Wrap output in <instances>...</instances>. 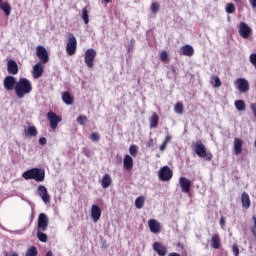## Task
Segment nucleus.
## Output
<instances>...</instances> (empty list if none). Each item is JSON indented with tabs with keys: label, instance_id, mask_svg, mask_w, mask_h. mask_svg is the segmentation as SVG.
Returning a JSON list of instances; mask_svg holds the SVG:
<instances>
[{
	"label": "nucleus",
	"instance_id": "nucleus-1",
	"mask_svg": "<svg viewBox=\"0 0 256 256\" xmlns=\"http://www.w3.org/2000/svg\"><path fill=\"white\" fill-rule=\"evenodd\" d=\"M33 91V84L27 78H20L16 84L15 93L18 99H23Z\"/></svg>",
	"mask_w": 256,
	"mask_h": 256
},
{
	"label": "nucleus",
	"instance_id": "nucleus-2",
	"mask_svg": "<svg viewBox=\"0 0 256 256\" xmlns=\"http://www.w3.org/2000/svg\"><path fill=\"white\" fill-rule=\"evenodd\" d=\"M23 179L29 181L30 179H34L37 183H41L45 181V170L39 168H32L30 170L25 171L22 174Z\"/></svg>",
	"mask_w": 256,
	"mask_h": 256
},
{
	"label": "nucleus",
	"instance_id": "nucleus-3",
	"mask_svg": "<svg viewBox=\"0 0 256 256\" xmlns=\"http://www.w3.org/2000/svg\"><path fill=\"white\" fill-rule=\"evenodd\" d=\"M194 151L196 155H198L201 159H205V161H212L213 154L207 151L205 144L201 140L196 141L194 144Z\"/></svg>",
	"mask_w": 256,
	"mask_h": 256
},
{
	"label": "nucleus",
	"instance_id": "nucleus-4",
	"mask_svg": "<svg viewBox=\"0 0 256 256\" xmlns=\"http://www.w3.org/2000/svg\"><path fill=\"white\" fill-rule=\"evenodd\" d=\"M95 57H97V51H95V49L90 48L85 51L84 61L88 69L95 67Z\"/></svg>",
	"mask_w": 256,
	"mask_h": 256
},
{
	"label": "nucleus",
	"instance_id": "nucleus-5",
	"mask_svg": "<svg viewBox=\"0 0 256 256\" xmlns=\"http://www.w3.org/2000/svg\"><path fill=\"white\" fill-rule=\"evenodd\" d=\"M66 53H68L70 56H73L75 53H77V38L71 33L68 34Z\"/></svg>",
	"mask_w": 256,
	"mask_h": 256
},
{
	"label": "nucleus",
	"instance_id": "nucleus-6",
	"mask_svg": "<svg viewBox=\"0 0 256 256\" xmlns=\"http://www.w3.org/2000/svg\"><path fill=\"white\" fill-rule=\"evenodd\" d=\"M158 177L160 181L166 182L173 179V170L169 166H163L158 171Z\"/></svg>",
	"mask_w": 256,
	"mask_h": 256
},
{
	"label": "nucleus",
	"instance_id": "nucleus-7",
	"mask_svg": "<svg viewBox=\"0 0 256 256\" xmlns=\"http://www.w3.org/2000/svg\"><path fill=\"white\" fill-rule=\"evenodd\" d=\"M36 55L38 59L41 61V63L43 64L49 63V52H47V49L45 47L37 46Z\"/></svg>",
	"mask_w": 256,
	"mask_h": 256
},
{
	"label": "nucleus",
	"instance_id": "nucleus-8",
	"mask_svg": "<svg viewBox=\"0 0 256 256\" xmlns=\"http://www.w3.org/2000/svg\"><path fill=\"white\" fill-rule=\"evenodd\" d=\"M3 86L6 91H15L17 87V78L15 76H7L3 81Z\"/></svg>",
	"mask_w": 256,
	"mask_h": 256
},
{
	"label": "nucleus",
	"instance_id": "nucleus-9",
	"mask_svg": "<svg viewBox=\"0 0 256 256\" xmlns=\"http://www.w3.org/2000/svg\"><path fill=\"white\" fill-rule=\"evenodd\" d=\"M48 121H50V127L51 129L55 130L59 126V123H61L62 118L58 116L55 112L50 111L47 113Z\"/></svg>",
	"mask_w": 256,
	"mask_h": 256
},
{
	"label": "nucleus",
	"instance_id": "nucleus-10",
	"mask_svg": "<svg viewBox=\"0 0 256 256\" xmlns=\"http://www.w3.org/2000/svg\"><path fill=\"white\" fill-rule=\"evenodd\" d=\"M47 227H49V217L45 213L39 214L37 230L47 231Z\"/></svg>",
	"mask_w": 256,
	"mask_h": 256
},
{
	"label": "nucleus",
	"instance_id": "nucleus-11",
	"mask_svg": "<svg viewBox=\"0 0 256 256\" xmlns=\"http://www.w3.org/2000/svg\"><path fill=\"white\" fill-rule=\"evenodd\" d=\"M252 30L245 22L240 23L239 35L242 36L243 39H249L251 37Z\"/></svg>",
	"mask_w": 256,
	"mask_h": 256
},
{
	"label": "nucleus",
	"instance_id": "nucleus-12",
	"mask_svg": "<svg viewBox=\"0 0 256 256\" xmlns=\"http://www.w3.org/2000/svg\"><path fill=\"white\" fill-rule=\"evenodd\" d=\"M236 87L240 93H247L249 91V81L245 78H238L236 80Z\"/></svg>",
	"mask_w": 256,
	"mask_h": 256
},
{
	"label": "nucleus",
	"instance_id": "nucleus-13",
	"mask_svg": "<svg viewBox=\"0 0 256 256\" xmlns=\"http://www.w3.org/2000/svg\"><path fill=\"white\" fill-rule=\"evenodd\" d=\"M38 195L45 203H51V196L47 192V188L45 186H38Z\"/></svg>",
	"mask_w": 256,
	"mask_h": 256
},
{
	"label": "nucleus",
	"instance_id": "nucleus-14",
	"mask_svg": "<svg viewBox=\"0 0 256 256\" xmlns=\"http://www.w3.org/2000/svg\"><path fill=\"white\" fill-rule=\"evenodd\" d=\"M179 183L182 193H189L191 191V180L185 177H180Z\"/></svg>",
	"mask_w": 256,
	"mask_h": 256
},
{
	"label": "nucleus",
	"instance_id": "nucleus-15",
	"mask_svg": "<svg viewBox=\"0 0 256 256\" xmlns=\"http://www.w3.org/2000/svg\"><path fill=\"white\" fill-rule=\"evenodd\" d=\"M148 227L151 233H161V224L159 223V221L155 219L148 220Z\"/></svg>",
	"mask_w": 256,
	"mask_h": 256
},
{
	"label": "nucleus",
	"instance_id": "nucleus-16",
	"mask_svg": "<svg viewBox=\"0 0 256 256\" xmlns=\"http://www.w3.org/2000/svg\"><path fill=\"white\" fill-rule=\"evenodd\" d=\"M7 71L10 75H17L19 73V66L15 60H8Z\"/></svg>",
	"mask_w": 256,
	"mask_h": 256
},
{
	"label": "nucleus",
	"instance_id": "nucleus-17",
	"mask_svg": "<svg viewBox=\"0 0 256 256\" xmlns=\"http://www.w3.org/2000/svg\"><path fill=\"white\" fill-rule=\"evenodd\" d=\"M91 217L94 223H97L101 219V208L96 204L91 206Z\"/></svg>",
	"mask_w": 256,
	"mask_h": 256
},
{
	"label": "nucleus",
	"instance_id": "nucleus-18",
	"mask_svg": "<svg viewBox=\"0 0 256 256\" xmlns=\"http://www.w3.org/2000/svg\"><path fill=\"white\" fill-rule=\"evenodd\" d=\"M180 53L185 57H193V55L195 54V49H193V46L186 44L181 47Z\"/></svg>",
	"mask_w": 256,
	"mask_h": 256
},
{
	"label": "nucleus",
	"instance_id": "nucleus-19",
	"mask_svg": "<svg viewBox=\"0 0 256 256\" xmlns=\"http://www.w3.org/2000/svg\"><path fill=\"white\" fill-rule=\"evenodd\" d=\"M123 168L126 171H133V158L126 154L123 159Z\"/></svg>",
	"mask_w": 256,
	"mask_h": 256
},
{
	"label": "nucleus",
	"instance_id": "nucleus-20",
	"mask_svg": "<svg viewBox=\"0 0 256 256\" xmlns=\"http://www.w3.org/2000/svg\"><path fill=\"white\" fill-rule=\"evenodd\" d=\"M153 250L158 253L159 256L167 255V247L163 246V244L159 242H155L153 244Z\"/></svg>",
	"mask_w": 256,
	"mask_h": 256
},
{
	"label": "nucleus",
	"instance_id": "nucleus-21",
	"mask_svg": "<svg viewBox=\"0 0 256 256\" xmlns=\"http://www.w3.org/2000/svg\"><path fill=\"white\" fill-rule=\"evenodd\" d=\"M33 78L34 79H39L43 75V64L41 62L37 63L33 67V72H32Z\"/></svg>",
	"mask_w": 256,
	"mask_h": 256
},
{
	"label": "nucleus",
	"instance_id": "nucleus-22",
	"mask_svg": "<svg viewBox=\"0 0 256 256\" xmlns=\"http://www.w3.org/2000/svg\"><path fill=\"white\" fill-rule=\"evenodd\" d=\"M243 153V140L239 138L234 139V154L241 155Z\"/></svg>",
	"mask_w": 256,
	"mask_h": 256
},
{
	"label": "nucleus",
	"instance_id": "nucleus-23",
	"mask_svg": "<svg viewBox=\"0 0 256 256\" xmlns=\"http://www.w3.org/2000/svg\"><path fill=\"white\" fill-rule=\"evenodd\" d=\"M241 203L243 209H249L251 207V198L247 192H243L241 195Z\"/></svg>",
	"mask_w": 256,
	"mask_h": 256
},
{
	"label": "nucleus",
	"instance_id": "nucleus-24",
	"mask_svg": "<svg viewBox=\"0 0 256 256\" xmlns=\"http://www.w3.org/2000/svg\"><path fill=\"white\" fill-rule=\"evenodd\" d=\"M210 245L212 249H219L221 247V236H219V234H214L211 237Z\"/></svg>",
	"mask_w": 256,
	"mask_h": 256
},
{
	"label": "nucleus",
	"instance_id": "nucleus-25",
	"mask_svg": "<svg viewBox=\"0 0 256 256\" xmlns=\"http://www.w3.org/2000/svg\"><path fill=\"white\" fill-rule=\"evenodd\" d=\"M62 101L65 103V105H73L75 103V98L71 95L69 92H63L62 93Z\"/></svg>",
	"mask_w": 256,
	"mask_h": 256
},
{
	"label": "nucleus",
	"instance_id": "nucleus-26",
	"mask_svg": "<svg viewBox=\"0 0 256 256\" xmlns=\"http://www.w3.org/2000/svg\"><path fill=\"white\" fill-rule=\"evenodd\" d=\"M0 9L4 12L6 17L11 15V4H9V2H3V0H0Z\"/></svg>",
	"mask_w": 256,
	"mask_h": 256
},
{
	"label": "nucleus",
	"instance_id": "nucleus-27",
	"mask_svg": "<svg viewBox=\"0 0 256 256\" xmlns=\"http://www.w3.org/2000/svg\"><path fill=\"white\" fill-rule=\"evenodd\" d=\"M112 182H113V180H111V176L109 174H105L102 177L101 186L103 187V189H107L111 186Z\"/></svg>",
	"mask_w": 256,
	"mask_h": 256
},
{
	"label": "nucleus",
	"instance_id": "nucleus-28",
	"mask_svg": "<svg viewBox=\"0 0 256 256\" xmlns=\"http://www.w3.org/2000/svg\"><path fill=\"white\" fill-rule=\"evenodd\" d=\"M157 125H159V115L156 112H153L150 117V129L157 128Z\"/></svg>",
	"mask_w": 256,
	"mask_h": 256
},
{
	"label": "nucleus",
	"instance_id": "nucleus-29",
	"mask_svg": "<svg viewBox=\"0 0 256 256\" xmlns=\"http://www.w3.org/2000/svg\"><path fill=\"white\" fill-rule=\"evenodd\" d=\"M25 137H37V128L35 126H29L24 130Z\"/></svg>",
	"mask_w": 256,
	"mask_h": 256
},
{
	"label": "nucleus",
	"instance_id": "nucleus-30",
	"mask_svg": "<svg viewBox=\"0 0 256 256\" xmlns=\"http://www.w3.org/2000/svg\"><path fill=\"white\" fill-rule=\"evenodd\" d=\"M145 206V196H139L135 199V207L136 209H143Z\"/></svg>",
	"mask_w": 256,
	"mask_h": 256
},
{
	"label": "nucleus",
	"instance_id": "nucleus-31",
	"mask_svg": "<svg viewBox=\"0 0 256 256\" xmlns=\"http://www.w3.org/2000/svg\"><path fill=\"white\" fill-rule=\"evenodd\" d=\"M234 105H235L237 111H245V109L247 108V105L245 104V101H243V100H236L234 102Z\"/></svg>",
	"mask_w": 256,
	"mask_h": 256
},
{
	"label": "nucleus",
	"instance_id": "nucleus-32",
	"mask_svg": "<svg viewBox=\"0 0 256 256\" xmlns=\"http://www.w3.org/2000/svg\"><path fill=\"white\" fill-rule=\"evenodd\" d=\"M210 83L211 85H213V87H221L222 85L221 79L219 78V76H216V75L211 76Z\"/></svg>",
	"mask_w": 256,
	"mask_h": 256
},
{
	"label": "nucleus",
	"instance_id": "nucleus-33",
	"mask_svg": "<svg viewBox=\"0 0 256 256\" xmlns=\"http://www.w3.org/2000/svg\"><path fill=\"white\" fill-rule=\"evenodd\" d=\"M45 230H37V238L41 243H47V234L43 233Z\"/></svg>",
	"mask_w": 256,
	"mask_h": 256
},
{
	"label": "nucleus",
	"instance_id": "nucleus-34",
	"mask_svg": "<svg viewBox=\"0 0 256 256\" xmlns=\"http://www.w3.org/2000/svg\"><path fill=\"white\" fill-rule=\"evenodd\" d=\"M39 255V251L36 246H31L25 253V256H37Z\"/></svg>",
	"mask_w": 256,
	"mask_h": 256
},
{
	"label": "nucleus",
	"instance_id": "nucleus-35",
	"mask_svg": "<svg viewBox=\"0 0 256 256\" xmlns=\"http://www.w3.org/2000/svg\"><path fill=\"white\" fill-rule=\"evenodd\" d=\"M174 111L178 115H183L184 107H183V102H178L174 106Z\"/></svg>",
	"mask_w": 256,
	"mask_h": 256
},
{
	"label": "nucleus",
	"instance_id": "nucleus-36",
	"mask_svg": "<svg viewBox=\"0 0 256 256\" xmlns=\"http://www.w3.org/2000/svg\"><path fill=\"white\" fill-rule=\"evenodd\" d=\"M82 19H83L85 25L89 24V11L87 10V7H84L82 9Z\"/></svg>",
	"mask_w": 256,
	"mask_h": 256
},
{
	"label": "nucleus",
	"instance_id": "nucleus-37",
	"mask_svg": "<svg viewBox=\"0 0 256 256\" xmlns=\"http://www.w3.org/2000/svg\"><path fill=\"white\" fill-rule=\"evenodd\" d=\"M225 9H226V13H228L229 15H231V14L235 13V4H233V3H228V4H226Z\"/></svg>",
	"mask_w": 256,
	"mask_h": 256
},
{
	"label": "nucleus",
	"instance_id": "nucleus-38",
	"mask_svg": "<svg viewBox=\"0 0 256 256\" xmlns=\"http://www.w3.org/2000/svg\"><path fill=\"white\" fill-rule=\"evenodd\" d=\"M89 120L87 119V116L84 115H80L77 118V123H79V125H85V123H87Z\"/></svg>",
	"mask_w": 256,
	"mask_h": 256
},
{
	"label": "nucleus",
	"instance_id": "nucleus-39",
	"mask_svg": "<svg viewBox=\"0 0 256 256\" xmlns=\"http://www.w3.org/2000/svg\"><path fill=\"white\" fill-rule=\"evenodd\" d=\"M129 153H130V155H132V157H137V153H138L137 146L131 145L129 147Z\"/></svg>",
	"mask_w": 256,
	"mask_h": 256
},
{
	"label": "nucleus",
	"instance_id": "nucleus-40",
	"mask_svg": "<svg viewBox=\"0 0 256 256\" xmlns=\"http://www.w3.org/2000/svg\"><path fill=\"white\" fill-rule=\"evenodd\" d=\"M90 139H91V141H94L97 143V141H99L101 139V135H99V133H97V132H92L90 135Z\"/></svg>",
	"mask_w": 256,
	"mask_h": 256
},
{
	"label": "nucleus",
	"instance_id": "nucleus-41",
	"mask_svg": "<svg viewBox=\"0 0 256 256\" xmlns=\"http://www.w3.org/2000/svg\"><path fill=\"white\" fill-rule=\"evenodd\" d=\"M160 59L161 61H163L164 63L169 61V54L167 53V51H162L160 54Z\"/></svg>",
	"mask_w": 256,
	"mask_h": 256
},
{
	"label": "nucleus",
	"instance_id": "nucleus-42",
	"mask_svg": "<svg viewBox=\"0 0 256 256\" xmlns=\"http://www.w3.org/2000/svg\"><path fill=\"white\" fill-rule=\"evenodd\" d=\"M150 9L152 13H157L159 11V3L157 2L152 3Z\"/></svg>",
	"mask_w": 256,
	"mask_h": 256
},
{
	"label": "nucleus",
	"instance_id": "nucleus-43",
	"mask_svg": "<svg viewBox=\"0 0 256 256\" xmlns=\"http://www.w3.org/2000/svg\"><path fill=\"white\" fill-rule=\"evenodd\" d=\"M134 47H135V39H132V40L130 41L128 47H127L128 53H131V51H133Z\"/></svg>",
	"mask_w": 256,
	"mask_h": 256
},
{
	"label": "nucleus",
	"instance_id": "nucleus-44",
	"mask_svg": "<svg viewBox=\"0 0 256 256\" xmlns=\"http://www.w3.org/2000/svg\"><path fill=\"white\" fill-rule=\"evenodd\" d=\"M232 251L234 256H239V246L237 244L232 245Z\"/></svg>",
	"mask_w": 256,
	"mask_h": 256
},
{
	"label": "nucleus",
	"instance_id": "nucleus-45",
	"mask_svg": "<svg viewBox=\"0 0 256 256\" xmlns=\"http://www.w3.org/2000/svg\"><path fill=\"white\" fill-rule=\"evenodd\" d=\"M39 143H40V145H47V138L41 137V138L39 139Z\"/></svg>",
	"mask_w": 256,
	"mask_h": 256
},
{
	"label": "nucleus",
	"instance_id": "nucleus-46",
	"mask_svg": "<svg viewBox=\"0 0 256 256\" xmlns=\"http://www.w3.org/2000/svg\"><path fill=\"white\" fill-rule=\"evenodd\" d=\"M220 226L222 229H225V217L223 216L220 217Z\"/></svg>",
	"mask_w": 256,
	"mask_h": 256
},
{
	"label": "nucleus",
	"instance_id": "nucleus-47",
	"mask_svg": "<svg viewBox=\"0 0 256 256\" xmlns=\"http://www.w3.org/2000/svg\"><path fill=\"white\" fill-rule=\"evenodd\" d=\"M167 149V143L166 142H163L161 145H160V151H165Z\"/></svg>",
	"mask_w": 256,
	"mask_h": 256
},
{
	"label": "nucleus",
	"instance_id": "nucleus-48",
	"mask_svg": "<svg viewBox=\"0 0 256 256\" xmlns=\"http://www.w3.org/2000/svg\"><path fill=\"white\" fill-rule=\"evenodd\" d=\"M154 145L153 138H150L149 141L147 142V147L151 148Z\"/></svg>",
	"mask_w": 256,
	"mask_h": 256
},
{
	"label": "nucleus",
	"instance_id": "nucleus-49",
	"mask_svg": "<svg viewBox=\"0 0 256 256\" xmlns=\"http://www.w3.org/2000/svg\"><path fill=\"white\" fill-rule=\"evenodd\" d=\"M249 3L253 9H256V0H249Z\"/></svg>",
	"mask_w": 256,
	"mask_h": 256
},
{
	"label": "nucleus",
	"instance_id": "nucleus-50",
	"mask_svg": "<svg viewBox=\"0 0 256 256\" xmlns=\"http://www.w3.org/2000/svg\"><path fill=\"white\" fill-rule=\"evenodd\" d=\"M171 139H173V136H171V135L166 136L164 143H169V141H171Z\"/></svg>",
	"mask_w": 256,
	"mask_h": 256
},
{
	"label": "nucleus",
	"instance_id": "nucleus-51",
	"mask_svg": "<svg viewBox=\"0 0 256 256\" xmlns=\"http://www.w3.org/2000/svg\"><path fill=\"white\" fill-rule=\"evenodd\" d=\"M253 221H254V227L252 228V229H256V217L255 216H253Z\"/></svg>",
	"mask_w": 256,
	"mask_h": 256
},
{
	"label": "nucleus",
	"instance_id": "nucleus-52",
	"mask_svg": "<svg viewBox=\"0 0 256 256\" xmlns=\"http://www.w3.org/2000/svg\"><path fill=\"white\" fill-rule=\"evenodd\" d=\"M46 256H53V252L51 250H49L47 253H46Z\"/></svg>",
	"mask_w": 256,
	"mask_h": 256
},
{
	"label": "nucleus",
	"instance_id": "nucleus-53",
	"mask_svg": "<svg viewBox=\"0 0 256 256\" xmlns=\"http://www.w3.org/2000/svg\"><path fill=\"white\" fill-rule=\"evenodd\" d=\"M105 3H111V0H103Z\"/></svg>",
	"mask_w": 256,
	"mask_h": 256
},
{
	"label": "nucleus",
	"instance_id": "nucleus-54",
	"mask_svg": "<svg viewBox=\"0 0 256 256\" xmlns=\"http://www.w3.org/2000/svg\"><path fill=\"white\" fill-rule=\"evenodd\" d=\"M86 157H89V154H85Z\"/></svg>",
	"mask_w": 256,
	"mask_h": 256
},
{
	"label": "nucleus",
	"instance_id": "nucleus-55",
	"mask_svg": "<svg viewBox=\"0 0 256 256\" xmlns=\"http://www.w3.org/2000/svg\"><path fill=\"white\" fill-rule=\"evenodd\" d=\"M234 1H236V2H237V1H241V0H234Z\"/></svg>",
	"mask_w": 256,
	"mask_h": 256
}]
</instances>
